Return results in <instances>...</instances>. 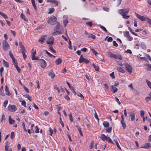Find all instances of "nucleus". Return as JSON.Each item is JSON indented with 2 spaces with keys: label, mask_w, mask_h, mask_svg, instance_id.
I'll list each match as a JSON object with an SVG mask.
<instances>
[{
  "label": "nucleus",
  "mask_w": 151,
  "mask_h": 151,
  "mask_svg": "<svg viewBox=\"0 0 151 151\" xmlns=\"http://www.w3.org/2000/svg\"><path fill=\"white\" fill-rule=\"evenodd\" d=\"M129 12L128 8L122 9L119 11V13L122 16L123 18L125 19H127L130 17L129 16L126 15Z\"/></svg>",
  "instance_id": "1"
},
{
  "label": "nucleus",
  "mask_w": 151,
  "mask_h": 151,
  "mask_svg": "<svg viewBox=\"0 0 151 151\" xmlns=\"http://www.w3.org/2000/svg\"><path fill=\"white\" fill-rule=\"evenodd\" d=\"M56 18L54 16H52L48 20L47 22L53 25L55 24Z\"/></svg>",
  "instance_id": "2"
},
{
  "label": "nucleus",
  "mask_w": 151,
  "mask_h": 151,
  "mask_svg": "<svg viewBox=\"0 0 151 151\" xmlns=\"http://www.w3.org/2000/svg\"><path fill=\"white\" fill-rule=\"evenodd\" d=\"M108 54L109 56L111 58L113 57L115 59H118L121 60L122 59L121 56L120 55H116L112 53L111 52H109Z\"/></svg>",
  "instance_id": "3"
},
{
  "label": "nucleus",
  "mask_w": 151,
  "mask_h": 151,
  "mask_svg": "<svg viewBox=\"0 0 151 151\" xmlns=\"http://www.w3.org/2000/svg\"><path fill=\"white\" fill-rule=\"evenodd\" d=\"M2 44L4 50L5 51H7L9 47V45L8 44L6 40H4Z\"/></svg>",
  "instance_id": "4"
},
{
  "label": "nucleus",
  "mask_w": 151,
  "mask_h": 151,
  "mask_svg": "<svg viewBox=\"0 0 151 151\" xmlns=\"http://www.w3.org/2000/svg\"><path fill=\"white\" fill-rule=\"evenodd\" d=\"M8 110L11 112L15 111L17 109L16 106L13 105H9L8 107Z\"/></svg>",
  "instance_id": "5"
},
{
  "label": "nucleus",
  "mask_w": 151,
  "mask_h": 151,
  "mask_svg": "<svg viewBox=\"0 0 151 151\" xmlns=\"http://www.w3.org/2000/svg\"><path fill=\"white\" fill-rule=\"evenodd\" d=\"M124 65L125 66L126 70L130 73H131L132 71V67L130 65L127 63L124 64Z\"/></svg>",
  "instance_id": "6"
},
{
  "label": "nucleus",
  "mask_w": 151,
  "mask_h": 151,
  "mask_svg": "<svg viewBox=\"0 0 151 151\" xmlns=\"http://www.w3.org/2000/svg\"><path fill=\"white\" fill-rule=\"evenodd\" d=\"M79 61L80 63H82L83 62L86 64L88 63L89 62L88 60L83 58L82 55H81Z\"/></svg>",
  "instance_id": "7"
},
{
  "label": "nucleus",
  "mask_w": 151,
  "mask_h": 151,
  "mask_svg": "<svg viewBox=\"0 0 151 151\" xmlns=\"http://www.w3.org/2000/svg\"><path fill=\"white\" fill-rule=\"evenodd\" d=\"M135 14L136 16V17L139 19H140L142 21H145L147 20V17H145L141 16L139 14H138L135 13Z\"/></svg>",
  "instance_id": "8"
},
{
  "label": "nucleus",
  "mask_w": 151,
  "mask_h": 151,
  "mask_svg": "<svg viewBox=\"0 0 151 151\" xmlns=\"http://www.w3.org/2000/svg\"><path fill=\"white\" fill-rule=\"evenodd\" d=\"M41 63L40 66L42 68H44L46 66V63L43 59H39Z\"/></svg>",
  "instance_id": "9"
},
{
  "label": "nucleus",
  "mask_w": 151,
  "mask_h": 151,
  "mask_svg": "<svg viewBox=\"0 0 151 151\" xmlns=\"http://www.w3.org/2000/svg\"><path fill=\"white\" fill-rule=\"evenodd\" d=\"M54 40V37H52L49 38L48 40L46 42L48 44L52 45L53 44Z\"/></svg>",
  "instance_id": "10"
},
{
  "label": "nucleus",
  "mask_w": 151,
  "mask_h": 151,
  "mask_svg": "<svg viewBox=\"0 0 151 151\" xmlns=\"http://www.w3.org/2000/svg\"><path fill=\"white\" fill-rule=\"evenodd\" d=\"M47 37V36L45 35L42 36L39 39L38 41L39 42H41L42 44L44 41L45 40V38Z\"/></svg>",
  "instance_id": "11"
},
{
  "label": "nucleus",
  "mask_w": 151,
  "mask_h": 151,
  "mask_svg": "<svg viewBox=\"0 0 151 151\" xmlns=\"http://www.w3.org/2000/svg\"><path fill=\"white\" fill-rule=\"evenodd\" d=\"M110 87L111 91L113 93H114L117 91V88H116L115 86H114L111 85L110 86Z\"/></svg>",
  "instance_id": "12"
},
{
  "label": "nucleus",
  "mask_w": 151,
  "mask_h": 151,
  "mask_svg": "<svg viewBox=\"0 0 151 151\" xmlns=\"http://www.w3.org/2000/svg\"><path fill=\"white\" fill-rule=\"evenodd\" d=\"M151 147V144L150 143H145L144 146L141 148L145 149H149Z\"/></svg>",
  "instance_id": "13"
},
{
  "label": "nucleus",
  "mask_w": 151,
  "mask_h": 151,
  "mask_svg": "<svg viewBox=\"0 0 151 151\" xmlns=\"http://www.w3.org/2000/svg\"><path fill=\"white\" fill-rule=\"evenodd\" d=\"M47 2H50L54 4L55 6H57L58 5V1L56 0H48L47 1Z\"/></svg>",
  "instance_id": "14"
},
{
  "label": "nucleus",
  "mask_w": 151,
  "mask_h": 151,
  "mask_svg": "<svg viewBox=\"0 0 151 151\" xmlns=\"http://www.w3.org/2000/svg\"><path fill=\"white\" fill-rule=\"evenodd\" d=\"M107 137H108L105 136L104 134H101L100 136V138L103 141L106 140L107 139Z\"/></svg>",
  "instance_id": "15"
},
{
  "label": "nucleus",
  "mask_w": 151,
  "mask_h": 151,
  "mask_svg": "<svg viewBox=\"0 0 151 151\" xmlns=\"http://www.w3.org/2000/svg\"><path fill=\"white\" fill-rule=\"evenodd\" d=\"M62 62V60L60 58H59L55 61L56 65H58L61 63Z\"/></svg>",
  "instance_id": "16"
},
{
  "label": "nucleus",
  "mask_w": 151,
  "mask_h": 151,
  "mask_svg": "<svg viewBox=\"0 0 151 151\" xmlns=\"http://www.w3.org/2000/svg\"><path fill=\"white\" fill-rule=\"evenodd\" d=\"M129 115L131 117V119L132 121H133L135 118V116L134 113L133 112H130L129 113Z\"/></svg>",
  "instance_id": "17"
},
{
  "label": "nucleus",
  "mask_w": 151,
  "mask_h": 151,
  "mask_svg": "<svg viewBox=\"0 0 151 151\" xmlns=\"http://www.w3.org/2000/svg\"><path fill=\"white\" fill-rule=\"evenodd\" d=\"M48 75L51 77V78H53L55 76V74L52 70H50L49 73Z\"/></svg>",
  "instance_id": "18"
},
{
  "label": "nucleus",
  "mask_w": 151,
  "mask_h": 151,
  "mask_svg": "<svg viewBox=\"0 0 151 151\" xmlns=\"http://www.w3.org/2000/svg\"><path fill=\"white\" fill-rule=\"evenodd\" d=\"M5 91L6 92V95L9 96L10 95V93L9 91V89L8 88L7 85L5 86Z\"/></svg>",
  "instance_id": "19"
},
{
  "label": "nucleus",
  "mask_w": 151,
  "mask_h": 151,
  "mask_svg": "<svg viewBox=\"0 0 151 151\" xmlns=\"http://www.w3.org/2000/svg\"><path fill=\"white\" fill-rule=\"evenodd\" d=\"M55 24H56V26L54 28V30L55 31H56L59 29L60 28V24L59 22H57Z\"/></svg>",
  "instance_id": "20"
},
{
  "label": "nucleus",
  "mask_w": 151,
  "mask_h": 151,
  "mask_svg": "<svg viewBox=\"0 0 151 151\" xmlns=\"http://www.w3.org/2000/svg\"><path fill=\"white\" fill-rule=\"evenodd\" d=\"M103 124L105 127H108L109 126V123L107 121H104L103 122Z\"/></svg>",
  "instance_id": "21"
},
{
  "label": "nucleus",
  "mask_w": 151,
  "mask_h": 151,
  "mask_svg": "<svg viewBox=\"0 0 151 151\" xmlns=\"http://www.w3.org/2000/svg\"><path fill=\"white\" fill-rule=\"evenodd\" d=\"M113 140L115 142L116 145L117 147L120 150H121V148L120 146L118 141H117V139H113Z\"/></svg>",
  "instance_id": "22"
},
{
  "label": "nucleus",
  "mask_w": 151,
  "mask_h": 151,
  "mask_svg": "<svg viewBox=\"0 0 151 151\" xmlns=\"http://www.w3.org/2000/svg\"><path fill=\"white\" fill-rule=\"evenodd\" d=\"M9 123L10 124H12L14 123L15 122V121L13 119H12L11 118V116L9 117Z\"/></svg>",
  "instance_id": "23"
},
{
  "label": "nucleus",
  "mask_w": 151,
  "mask_h": 151,
  "mask_svg": "<svg viewBox=\"0 0 151 151\" xmlns=\"http://www.w3.org/2000/svg\"><path fill=\"white\" fill-rule=\"evenodd\" d=\"M96 56L98 58V59L99 60H100L102 61L104 59V58L100 54H98V55H97Z\"/></svg>",
  "instance_id": "24"
},
{
  "label": "nucleus",
  "mask_w": 151,
  "mask_h": 151,
  "mask_svg": "<svg viewBox=\"0 0 151 151\" xmlns=\"http://www.w3.org/2000/svg\"><path fill=\"white\" fill-rule=\"evenodd\" d=\"M92 65L93 66L95 70L96 71H99V67L98 66L96 65L94 63L92 64Z\"/></svg>",
  "instance_id": "25"
},
{
  "label": "nucleus",
  "mask_w": 151,
  "mask_h": 151,
  "mask_svg": "<svg viewBox=\"0 0 151 151\" xmlns=\"http://www.w3.org/2000/svg\"><path fill=\"white\" fill-rule=\"evenodd\" d=\"M63 23L65 27H66L68 22V19L66 18L63 20Z\"/></svg>",
  "instance_id": "26"
},
{
  "label": "nucleus",
  "mask_w": 151,
  "mask_h": 151,
  "mask_svg": "<svg viewBox=\"0 0 151 151\" xmlns=\"http://www.w3.org/2000/svg\"><path fill=\"white\" fill-rule=\"evenodd\" d=\"M9 54L10 57L12 59V60H14V58L13 56V55L12 53V52L11 51H9Z\"/></svg>",
  "instance_id": "27"
},
{
  "label": "nucleus",
  "mask_w": 151,
  "mask_h": 151,
  "mask_svg": "<svg viewBox=\"0 0 151 151\" xmlns=\"http://www.w3.org/2000/svg\"><path fill=\"white\" fill-rule=\"evenodd\" d=\"M117 70L120 72L124 73L125 72L124 70L120 67H118L117 68Z\"/></svg>",
  "instance_id": "28"
},
{
  "label": "nucleus",
  "mask_w": 151,
  "mask_h": 151,
  "mask_svg": "<svg viewBox=\"0 0 151 151\" xmlns=\"http://www.w3.org/2000/svg\"><path fill=\"white\" fill-rule=\"evenodd\" d=\"M3 63L4 64V66L6 68L9 67V64L6 61L4 60H3Z\"/></svg>",
  "instance_id": "29"
},
{
  "label": "nucleus",
  "mask_w": 151,
  "mask_h": 151,
  "mask_svg": "<svg viewBox=\"0 0 151 151\" xmlns=\"http://www.w3.org/2000/svg\"><path fill=\"white\" fill-rule=\"evenodd\" d=\"M23 96L24 97L27 98L29 101H31L32 99L31 97L29 96V95L28 94L24 95Z\"/></svg>",
  "instance_id": "30"
},
{
  "label": "nucleus",
  "mask_w": 151,
  "mask_h": 151,
  "mask_svg": "<svg viewBox=\"0 0 151 151\" xmlns=\"http://www.w3.org/2000/svg\"><path fill=\"white\" fill-rule=\"evenodd\" d=\"M106 140H107L108 142L109 143H111L112 144H113V145H114V143L112 141L111 139V138L109 137H108L107 138V139Z\"/></svg>",
  "instance_id": "31"
},
{
  "label": "nucleus",
  "mask_w": 151,
  "mask_h": 151,
  "mask_svg": "<svg viewBox=\"0 0 151 151\" xmlns=\"http://www.w3.org/2000/svg\"><path fill=\"white\" fill-rule=\"evenodd\" d=\"M21 18L23 19L24 21H27V20L26 19L25 16L23 14H21L20 15Z\"/></svg>",
  "instance_id": "32"
},
{
  "label": "nucleus",
  "mask_w": 151,
  "mask_h": 151,
  "mask_svg": "<svg viewBox=\"0 0 151 151\" xmlns=\"http://www.w3.org/2000/svg\"><path fill=\"white\" fill-rule=\"evenodd\" d=\"M0 15L3 17L5 19H6L8 18L7 16L1 12H0Z\"/></svg>",
  "instance_id": "33"
},
{
  "label": "nucleus",
  "mask_w": 151,
  "mask_h": 151,
  "mask_svg": "<svg viewBox=\"0 0 151 151\" xmlns=\"http://www.w3.org/2000/svg\"><path fill=\"white\" fill-rule=\"evenodd\" d=\"M49 12H48V14H51L53 12H54L55 11V9L54 8H50L49 9Z\"/></svg>",
  "instance_id": "34"
},
{
  "label": "nucleus",
  "mask_w": 151,
  "mask_h": 151,
  "mask_svg": "<svg viewBox=\"0 0 151 151\" xmlns=\"http://www.w3.org/2000/svg\"><path fill=\"white\" fill-rule=\"evenodd\" d=\"M121 122L123 128L125 129L126 127V125L124 123V121H121Z\"/></svg>",
  "instance_id": "35"
},
{
  "label": "nucleus",
  "mask_w": 151,
  "mask_h": 151,
  "mask_svg": "<svg viewBox=\"0 0 151 151\" xmlns=\"http://www.w3.org/2000/svg\"><path fill=\"white\" fill-rule=\"evenodd\" d=\"M146 81L148 86L151 89V82L147 80H146Z\"/></svg>",
  "instance_id": "36"
},
{
  "label": "nucleus",
  "mask_w": 151,
  "mask_h": 151,
  "mask_svg": "<svg viewBox=\"0 0 151 151\" xmlns=\"http://www.w3.org/2000/svg\"><path fill=\"white\" fill-rule=\"evenodd\" d=\"M99 26L104 31L106 32L107 33L108 32L107 30H106V28L103 26L101 25L100 24L99 25Z\"/></svg>",
  "instance_id": "37"
},
{
  "label": "nucleus",
  "mask_w": 151,
  "mask_h": 151,
  "mask_svg": "<svg viewBox=\"0 0 151 151\" xmlns=\"http://www.w3.org/2000/svg\"><path fill=\"white\" fill-rule=\"evenodd\" d=\"M69 119L70 121L71 122H73V119L72 118V114L71 112H70L68 115Z\"/></svg>",
  "instance_id": "38"
},
{
  "label": "nucleus",
  "mask_w": 151,
  "mask_h": 151,
  "mask_svg": "<svg viewBox=\"0 0 151 151\" xmlns=\"http://www.w3.org/2000/svg\"><path fill=\"white\" fill-rule=\"evenodd\" d=\"M91 50L96 56H97V55L99 54V53L97 52L93 49L91 48Z\"/></svg>",
  "instance_id": "39"
},
{
  "label": "nucleus",
  "mask_w": 151,
  "mask_h": 151,
  "mask_svg": "<svg viewBox=\"0 0 151 151\" xmlns=\"http://www.w3.org/2000/svg\"><path fill=\"white\" fill-rule=\"evenodd\" d=\"M128 28L129 29V31L133 35L136 36H137V35L134 32H133L132 30V29H131V28H130V27H128Z\"/></svg>",
  "instance_id": "40"
},
{
  "label": "nucleus",
  "mask_w": 151,
  "mask_h": 151,
  "mask_svg": "<svg viewBox=\"0 0 151 151\" xmlns=\"http://www.w3.org/2000/svg\"><path fill=\"white\" fill-rule=\"evenodd\" d=\"M111 129L112 127H111L108 128L106 129V130L107 132L110 133L111 132Z\"/></svg>",
  "instance_id": "41"
},
{
  "label": "nucleus",
  "mask_w": 151,
  "mask_h": 151,
  "mask_svg": "<svg viewBox=\"0 0 151 151\" xmlns=\"http://www.w3.org/2000/svg\"><path fill=\"white\" fill-rule=\"evenodd\" d=\"M25 51H22V52H21L22 53V55H23L24 59V60L27 57V55L25 53Z\"/></svg>",
  "instance_id": "42"
},
{
  "label": "nucleus",
  "mask_w": 151,
  "mask_h": 151,
  "mask_svg": "<svg viewBox=\"0 0 151 151\" xmlns=\"http://www.w3.org/2000/svg\"><path fill=\"white\" fill-rule=\"evenodd\" d=\"M19 101L22 102V105L24 106V107H26V103L25 101Z\"/></svg>",
  "instance_id": "43"
},
{
  "label": "nucleus",
  "mask_w": 151,
  "mask_h": 151,
  "mask_svg": "<svg viewBox=\"0 0 151 151\" xmlns=\"http://www.w3.org/2000/svg\"><path fill=\"white\" fill-rule=\"evenodd\" d=\"M31 2H32V5L33 6V7H34L35 9L36 10L37 9V7L35 5V1L32 0V1Z\"/></svg>",
  "instance_id": "44"
},
{
  "label": "nucleus",
  "mask_w": 151,
  "mask_h": 151,
  "mask_svg": "<svg viewBox=\"0 0 151 151\" xmlns=\"http://www.w3.org/2000/svg\"><path fill=\"white\" fill-rule=\"evenodd\" d=\"M20 47L21 48V52L22 51H26L25 47L23 45L22 46H21Z\"/></svg>",
  "instance_id": "45"
},
{
  "label": "nucleus",
  "mask_w": 151,
  "mask_h": 151,
  "mask_svg": "<svg viewBox=\"0 0 151 151\" xmlns=\"http://www.w3.org/2000/svg\"><path fill=\"white\" fill-rule=\"evenodd\" d=\"M77 95L78 96L80 97L81 98L83 99H84V97L83 96L81 93H78Z\"/></svg>",
  "instance_id": "46"
},
{
  "label": "nucleus",
  "mask_w": 151,
  "mask_h": 151,
  "mask_svg": "<svg viewBox=\"0 0 151 151\" xmlns=\"http://www.w3.org/2000/svg\"><path fill=\"white\" fill-rule=\"evenodd\" d=\"M13 64L15 66L16 65H17V60L14 59V60H12Z\"/></svg>",
  "instance_id": "47"
},
{
  "label": "nucleus",
  "mask_w": 151,
  "mask_h": 151,
  "mask_svg": "<svg viewBox=\"0 0 151 151\" xmlns=\"http://www.w3.org/2000/svg\"><path fill=\"white\" fill-rule=\"evenodd\" d=\"M94 110L95 111V113H94L95 117L98 120V121H99V119L98 117L97 114L95 110Z\"/></svg>",
  "instance_id": "48"
},
{
  "label": "nucleus",
  "mask_w": 151,
  "mask_h": 151,
  "mask_svg": "<svg viewBox=\"0 0 151 151\" xmlns=\"http://www.w3.org/2000/svg\"><path fill=\"white\" fill-rule=\"evenodd\" d=\"M86 24L87 25H89L90 27H91L92 26V22H86Z\"/></svg>",
  "instance_id": "49"
},
{
  "label": "nucleus",
  "mask_w": 151,
  "mask_h": 151,
  "mask_svg": "<svg viewBox=\"0 0 151 151\" xmlns=\"http://www.w3.org/2000/svg\"><path fill=\"white\" fill-rule=\"evenodd\" d=\"M32 50L33 52H32V55L31 56H32L33 57L34 56H35L36 54V50H34V49H32Z\"/></svg>",
  "instance_id": "50"
},
{
  "label": "nucleus",
  "mask_w": 151,
  "mask_h": 151,
  "mask_svg": "<svg viewBox=\"0 0 151 151\" xmlns=\"http://www.w3.org/2000/svg\"><path fill=\"white\" fill-rule=\"evenodd\" d=\"M15 67L16 68V69H17V71H18V72L19 73H20V71H21V69L20 68H19V67H18V65L15 66Z\"/></svg>",
  "instance_id": "51"
},
{
  "label": "nucleus",
  "mask_w": 151,
  "mask_h": 151,
  "mask_svg": "<svg viewBox=\"0 0 151 151\" xmlns=\"http://www.w3.org/2000/svg\"><path fill=\"white\" fill-rule=\"evenodd\" d=\"M54 88L55 89L57 90L58 91V93H60V89H59V88L57 86L55 85L54 86Z\"/></svg>",
  "instance_id": "52"
},
{
  "label": "nucleus",
  "mask_w": 151,
  "mask_h": 151,
  "mask_svg": "<svg viewBox=\"0 0 151 151\" xmlns=\"http://www.w3.org/2000/svg\"><path fill=\"white\" fill-rule=\"evenodd\" d=\"M146 101L147 102L151 100V98L150 97H147L145 98Z\"/></svg>",
  "instance_id": "53"
},
{
  "label": "nucleus",
  "mask_w": 151,
  "mask_h": 151,
  "mask_svg": "<svg viewBox=\"0 0 151 151\" xmlns=\"http://www.w3.org/2000/svg\"><path fill=\"white\" fill-rule=\"evenodd\" d=\"M145 114V112L143 110H141L140 111V115L142 117H143Z\"/></svg>",
  "instance_id": "54"
},
{
  "label": "nucleus",
  "mask_w": 151,
  "mask_h": 151,
  "mask_svg": "<svg viewBox=\"0 0 151 151\" xmlns=\"http://www.w3.org/2000/svg\"><path fill=\"white\" fill-rule=\"evenodd\" d=\"M49 49L53 53H55L56 51L53 49V47L52 46H50L49 47Z\"/></svg>",
  "instance_id": "55"
},
{
  "label": "nucleus",
  "mask_w": 151,
  "mask_h": 151,
  "mask_svg": "<svg viewBox=\"0 0 151 151\" xmlns=\"http://www.w3.org/2000/svg\"><path fill=\"white\" fill-rule=\"evenodd\" d=\"M147 20L149 23V24L151 25V19L147 17Z\"/></svg>",
  "instance_id": "56"
},
{
  "label": "nucleus",
  "mask_w": 151,
  "mask_h": 151,
  "mask_svg": "<svg viewBox=\"0 0 151 151\" xmlns=\"http://www.w3.org/2000/svg\"><path fill=\"white\" fill-rule=\"evenodd\" d=\"M8 103V100H6L5 101L4 103L3 104V106L4 107H6V105Z\"/></svg>",
  "instance_id": "57"
},
{
  "label": "nucleus",
  "mask_w": 151,
  "mask_h": 151,
  "mask_svg": "<svg viewBox=\"0 0 151 151\" xmlns=\"http://www.w3.org/2000/svg\"><path fill=\"white\" fill-rule=\"evenodd\" d=\"M14 132H12L11 134V138L12 139L14 137Z\"/></svg>",
  "instance_id": "58"
},
{
  "label": "nucleus",
  "mask_w": 151,
  "mask_h": 151,
  "mask_svg": "<svg viewBox=\"0 0 151 151\" xmlns=\"http://www.w3.org/2000/svg\"><path fill=\"white\" fill-rule=\"evenodd\" d=\"M129 32L128 31H127L126 32V33L124 34V37H127L129 36Z\"/></svg>",
  "instance_id": "59"
},
{
  "label": "nucleus",
  "mask_w": 151,
  "mask_h": 151,
  "mask_svg": "<svg viewBox=\"0 0 151 151\" xmlns=\"http://www.w3.org/2000/svg\"><path fill=\"white\" fill-rule=\"evenodd\" d=\"M111 77L113 79H114L115 78V76L114 75V72H113L110 74Z\"/></svg>",
  "instance_id": "60"
},
{
  "label": "nucleus",
  "mask_w": 151,
  "mask_h": 151,
  "mask_svg": "<svg viewBox=\"0 0 151 151\" xmlns=\"http://www.w3.org/2000/svg\"><path fill=\"white\" fill-rule=\"evenodd\" d=\"M78 130L80 134V135H81V136H83V134L82 132L81 128H78Z\"/></svg>",
  "instance_id": "61"
},
{
  "label": "nucleus",
  "mask_w": 151,
  "mask_h": 151,
  "mask_svg": "<svg viewBox=\"0 0 151 151\" xmlns=\"http://www.w3.org/2000/svg\"><path fill=\"white\" fill-rule=\"evenodd\" d=\"M4 70V68L3 67H1L0 69V76H2V72Z\"/></svg>",
  "instance_id": "62"
},
{
  "label": "nucleus",
  "mask_w": 151,
  "mask_h": 151,
  "mask_svg": "<svg viewBox=\"0 0 151 151\" xmlns=\"http://www.w3.org/2000/svg\"><path fill=\"white\" fill-rule=\"evenodd\" d=\"M113 40V39L111 37H109L107 40V41L108 42H111Z\"/></svg>",
  "instance_id": "63"
},
{
  "label": "nucleus",
  "mask_w": 151,
  "mask_h": 151,
  "mask_svg": "<svg viewBox=\"0 0 151 151\" xmlns=\"http://www.w3.org/2000/svg\"><path fill=\"white\" fill-rule=\"evenodd\" d=\"M113 42L114 46L116 47H117L118 46V44L115 41H114Z\"/></svg>",
  "instance_id": "64"
}]
</instances>
